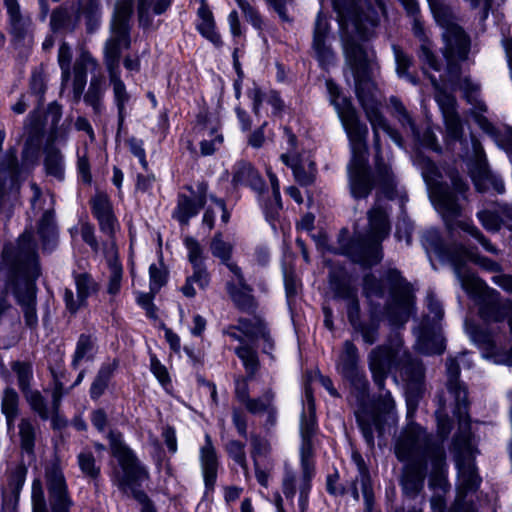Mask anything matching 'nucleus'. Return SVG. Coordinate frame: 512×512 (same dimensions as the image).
<instances>
[{"label":"nucleus","instance_id":"412c9836","mask_svg":"<svg viewBox=\"0 0 512 512\" xmlns=\"http://www.w3.org/2000/svg\"><path fill=\"white\" fill-rule=\"evenodd\" d=\"M329 32L330 25L328 19L322 12H319L313 31L312 48L318 62L323 68L332 65L335 61V53L331 46L327 44Z\"/></svg>","mask_w":512,"mask_h":512},{"label":"nucleus","instance_id":"e2e57ef3","mask_svg":"<svg viewBox=\"0 0 512 512\" xmlns=\"http://www.w3.org/2000/svg\"><path fill=\"white\" fill-rule=\"evenodd\" d=\"M72 60V51L70 46L63 42L60 45L58 52V63L61 68V80H62V88H64L71 77L70 65Z\"/></svg>","mask_w":512,"mask_h":512},{"label":"nucleus","instance_id":"f3484780","mask_svg":"<svg viewBox=\"0 0 512 512\" xmlns=\"http://www.w3.org/2000/svg\"><path fill=\"white\" fill-rule=\"evenodd\" d=\"M369 73L370 72H366L364 75L354 74L358 100L361 103L366 113V117L370 121L372 127L376 128L377 125L381 126L383 130L389 133L395 141L400 142L399 134L390 128L386 119L378 109L374 95L375 85L371 81Z\"/></svg>","mask_w":512,"mask_h":512},{"label":"nucleus","instance_id":"423d86ee","mask_svg":"<svg viewBox=\"0 0 512 512\" xmlns=\"http://www.w3.org/2000/svg\"><path fill=\"white\" fill-rule=\"evenodd\" d=\"M109 438L112 455L117 459L122 470V475L116 474L115 483L125 493L128 490L131 491L132 496L142 505L141 512H156L146 493L136 488L138 483L147 478V472L139 464L130 448L117 439L113 433H110Z\"/></svg>","mask_w":512,"mask_h":512},{"label":"nucleus","instance_id":"dca6fc26","mask_svg":"<svg viewBox=\"0 0 512 512\" xmlns=\"http://www.w3.org/2000/svg\"><path fill=\"white\" fill-rule=\"evenodd\" d=\"M445 46L442 49L446 60V72L450 82L459 79L461 63L464 62L470 51V39L460 26H453L443 33Z\"/></svg>","mask_w":512,"mask_h":512},{"label":"nucleus","instance_id":"a19ab883","mask_svg":"<svg viewBox=\"0 0 512 512\" xmlns=\"http://www.w3.org/2000/svg\"><path fill=\"white\" fill-rule=\"evenodd\" d=\"M392 50L394 53V58L396 62V73L399 77L407 79L412 84L416 85L418 83L417 77L409 72V69L413 66L414 60L411 55L403 50L397 44L392 45Z\"/></svg>","mask_w":512,"mask_h":512},{"label":"nucleus","instance_id":"a211bd4d","mask_svg":"<svg viewBox=\"0 0 512 512\" xmlns=\"http://www.w3.org/2000/svg\"><path fill=\"white\" fill-rule=\"evenodd\" d=\"M453 253V259L454 262L456 263L454 273L457 279L459 280L462 288L464 283L463 278L465 276L478 277L471 269L467 267L468 261H471L479 265L481 268L489 272L500 274L503 271V267L498 262L488 257L481 256L465 246H458L454 248Z\"/></svg>","mask_w":512,"mask_h":512},{"label":"nucleus","instance_id":"e433bc0d","mask_svg":"<svg viewBox=\"0 0 512 512\" xmlns=\"http://www.w3.org/2000/svg\"><path fill=\"white\" fill-rule=\"evenodd\" d=\"M44 138V124L38 111L27 117L24 125V143L41 147Z\"/></svg>","mask_w":512,"mask_h":512},{"label":"nucleus","instance_id":"ea45409f","mask_svg":"<svg viewBox=\"0 0 512 512\" xmlns=\"http://www.w3.org/2000/svg\"><path fill=\"white\" fill-rule=\"evenodd\" d=\"M79 15H72L67 8L59 7L51 13L50 26L52 31L73 32L79 23Z\"/></svg>","mask_w":512,"mask_h":512},{"label":"nucleus","instance_id":"58836bf2","mask_svg":"<svg viewBox=\"0 0 512 512\" xmlns=\"http://www.w3.org/2000/svg\"><path fill=\"white\" fill-rule=\"evenodd\" d=\"M202 208H204V206H200L197 199H192L185 194H179L173 217L177 219L180 224L188 225L190 218L197 215Z\"/></svg>","mask_w":512,"mask_h":512},{"label":"nucleus","instance_id":"473e14b6","mask_svg":"<svg viewBox=\"0 0 512 512\" xmlns=\"http://www.w3.org/2000/svg\"><path fill=\"white\" fill-rule=\"evenodd\" d=\"M95 64L89 53H82L73 65V99L78 103L86 85L87 66Z\"/></svg>","mask_w":512,"mask_h":512},{"label":"nucleus","instance_id":"c03bdc74","mask_svg":"<svg viewBox=\"0 0 512 512\" xmlns=\"http://www.w3.org/2000/svg\"><path fill=\"white\" fill-rule=\"evenodd\" d=\"M193 270V274L187 277L184 286L181 288L182 293L188 298H192L196 295V290L193 286L194 283H196L200 289H204L210 282V275L205 265L193 266Z\"/></svg>","mask_w":512,"mask_h":512},{"label":"nucleus","instance_id":"20e7f679","mask_svg":"<svg viewBox=\"0 0 512 512\" xmlns=\"http://www.w3.org/2000/svg\"><path fill=\"white\" fill-rule=\"evenodd\" d=\"M421 168L430 191V197L441 214L447 231L452 234L455 228H460L475 238L486 251L498 254L499 250L491 244L478 227L473 223L459 220L462 215V207L448 184L440 181L441 174L435 163L430 159H423Z\"/></svg>","mask_w":512,"mask_h":512},{"label":"nucleus","instance_id":"8fccbe9b","mask_svg":"<svg viewBox=\"0 0 512 512\" xmlns=\"http://www.w3.org/2000/svg\"><path fill=\"white\" fill-rule=\"evenodd\" d=\"M80 14L85 18L86 30L94 33L100 25V5L98 0H85L80 7Z\"/></svg>","mask_w":512,"mask_h":512},{"label":"nucleus","instance_id":"b1692460","mask_svg":"<svg viewBox=\"0 0 512 512\" xmlns=\"http://www.w3.org/2000/svg\"><path fill=\"white\" fill-rule=\"evenodd\" d=\"M90 203L92 213L97 218L101 231L112 238L116 232L117 220L107 194L97 193L91 198Z\"/></svg>","mask_w":512,"mask_h":512},{"label":"nucleus","instance_id":"774afa93","mask_svg":"<svg viewBox=\"0 0 512 512\" xmlns=\"http://www.w3.org/2000/svg\"><path fill=\"white\" fill-rule=\"evenodd\" d=\"M434 98L439 105L443 116L457 112V101L455 96L448 93L444 88L435 92Z\"/></svg>","mask_w":512,"mask_h":512},{"label":"nucleus","instance_id":"4be33fe9","mask_svg":"<svg viewBox=\"0 0 512 512\" xmlns=\"http://www.w3.org/2000/svg\"><path fill=\"white\" fill-rule=\"evenodd\" d=\"M74 279L77 289L76 298L71 289L66 288L64 292L66 309L71 314H75L80 308L86 306L87 298L99 290V285L87 273L75 274Z\"/></svg>","mask_w":512,"mask_h":512},{"label":"nucleus","instance_id":"72a5a7b5","mask_svg":"<svg viewBox=\"0 0 512 512\" xmlns=\"http://www.w3.org/2000/svg\"><path fill=\"white\" fill-rule=\"evenodd\" d=\"M37 233L44 249L53 248L57 242V227L54 220L53 207L48 208L40 218Z\"/></svg>","mask_w":512,"mask_h":512},{"label":"nucleus","instance_id":"864d4df0","mask_svg":"<svg viewBox=\"0 0 512 512\" xmlns=\"http://www.w3.org/2000/svg\"><path fill=\"white\" fill-rule=\"evenodd\" d=\"M77 458L79 468L84 476L93 481H96L100 476L101 468L99 465H97L93 453L89 450H85L79 453Z\"/></svg>","mask_w":512,"mask_h":512},{"label":"nucleus","instance_id":"79ce46f5","mask_svg":"<svg viewBox=\"0 0 512 512\" xmlns=\"http://www.w3.org/2000/svg\"><path fill=\"white\" fill-rule=\"evenodd\" d=\"M430 10L436 20L445 30H449L455 23L456 17L453 9L445 3V0H427Z\"/></svg>","mask_w":512,"mask_h":512},{"label":"nucleus","instance_id":"13d9d810","mask_svg":"<svg viewBox=\"0 0 512 512\" xmlns=\"http://www.w3.org/2000/svg\"><path fill=\"white\" fill-rule=\"evenodd\" d=\"M363 294L368 300L372 298H383L385 296V287L380 279L372 273L363 277Z\"/></svg>","mask_w":512,"mask_h":512},{"label":"nucleus","instance_id":"37998d69","mask_svg":"<svg viewBox=\"0 0 512 512\" xmlns=\"http://www.w3.org/2000/svg\"><path fill=\"white\" fill-rule=\"evenodd\" d=\"M4 4L9 15L12 34L22 39L26 34L27 22L21 14L18 0H4Z\"/></svg>","mask_w":512,"mask_h":512},{"label":"nucleus","instance_id":"338daca9","mask_svg":"<svg viewBox=\"0 0 512 512\" xmlns=\"http://www.w3.org/2000/svg\"><path fill=\"white\" fill-rule=\"evenodd\" d=\"M444 124L446 128V137L451 141H459L463 135V125L458 112L445 115Z\"/></svg>","mask_w":512,"mask_h":512},{"label":"nucleus","instance_id":"f8f14e48","mask_svg":"<svg viewBox=\"0 0 512 512\" xmlns=\"http://www.w3.org/2000/svg\"><path fill=\"white\" fill-rule=\"evenodd\" d=\"M20 169L15 148H10L0 162V217H12L19 197Z\"/></svg>","mask_w":512,"mask_h":512},{"label":"nucleus","instance_id":"6e6d98bb","mask_svg":"<svg viewBox=\"0 0 512 512\" xmlns=\"http://www.w3.org/2000/svg\"><path fill=\"white\" fill-rule=\"evenodd\" d=\"M103 96V87L100 79L93 78L90 82L88 91L84 95V101L90 105L94 113L99 115L101 113V99Z\"/></svg>","mask_w":512,"mask_h":512},{"label":"nucleus","instance_id":"c9c22d12","mask_svg":"<svg viewBox=\"0 0 512 512\" xmlns=\"http://www.w3.org/2000/svg\"><path fill=\"white\" fill-rule=\"evenodd\" d=\"M109 80L113 86L114 100L118 109L119 125H122L125 118V106L129 102L131 96L128 93L124 82L120 78L119 70L108 71Z\"/></svg>","mask_w":512,"mask_h":512},{"label":"nucleus","instance_id":"a878e982","mask_svg":"<svg viewBox=\"0 0 512 512\" xmlns=\"http://www.w3.org/2000/svg\"><path fill=\"white\" fill-rule=\"evenodd\" d=\"M427 461H411L403 468L401 485L406 494L415 496L423 488Z\"/></svg>","mask_w":512,"mask_h":512},{"label":"nucleus","instance_id":"ddd939ff","mask_svg":"<svg viewBox=\"0 0 512 512\" xmlns=\"http://www.w3.org/2000/svg\"><path fill=\"white\" fill-rule=\"evenodd\" d=\"M385 279L389 285L391 296V300L386 306L387 315L392 324L402 325L408 321L413 310L414 296L411 285L397 269H389Z\"/></svg>","mask_w":512,"mask_h":512},{"label":"nucleus","instance_id":"7ed1b4c3","mask_svg":"<svg viewBox=\"0 0 512 512\" xmlns=\"http://www.w3.org/2000/svg\"><path fill=\"white\" fill-rule=\"evenodd\" d=\"M334 10L340 26V38L348 63L354 74L364 75L370 72V62L364 47L355 39L369 40L374 36V29L380 18L375 12L363 14L357 0H335Z\"/></svg>","mask_w":512,"mask_h":512},{"label":"nucleus","instance_id":"bb28decb","mask_svg":"<svg viewBox=\"0 0 512 512\" xmlns=\"http://www.w3.org/2000/svg\"><path fill=\"white\" fill-rule=\"evenodd\" d=\"M423 244L427 251L434 252L441 259L447 260L453 267V271L455 270V262L453 259L454 256V248L458 246H463L460 243H453L447 245L440 232L436 229H430L426 231L423 236Z\"/></svg>","mask_w":512,"mask_h":512},{"label":"nucleus","instance_id":"de8ad7c7","mask_svg":"<svg viewBox=\"0 0 512 512\" xmlns=\"http://www.w3.org/2000/svg\"><path fill=\"white\" fill-rule=\"evenodd\" d=\"M237 330L243 333L251 340L259 339V337H267V327L260 317L253 319L239 318Z\"/></svg>","mask_w":512,"mask_h":512},{"label":"nucleus","instance_id":"7c9ffc66","mask_svg":"<svg viewBox=\"0 0 512 512\" xmlns=\"http://www.w3.org/2000/svg\"><path fill=\"white\" fill-rule=\"evenodd\" d=\"M201 464L205 486L212 490L217 478L218 461L210 437L206 436V445L201 449Z\"/></svg>","mask_w":512,"mask_h":512},{"label":"nucleus","instance_id":"5fc2aeb1","mask_svg":"<svg viewBox=\"0 0 512 512\" xmlns=\"http://www.w3.org/2000/svg\"><path fill=\"white\" fill-rule=\"evenodd\" d=\"M23 396L30 408L37 413L42 420H47L50 417L51 412L47 407L46 399L40 391L29 389L23 392Z\"/></svg>","mask_w":512,"mask_h":512},{"label":"nucleus","instance_id":"c85d7f7f","mask_svg":"<svg viewBox=\"0 0 512 512\" xmlns=\"http://www.w3.org/2000/svg\"><path fill=\"white\" fill-rule=\"evenodd\" d=\"M329 283L337 298L347 300L357 295V289L350 284L348 273L343 266H331Z\"/></svg>","mask_w":512,"mask_h":512},{"label":"nucleus","instance_id":"0e129e2a","mask_svg":"<svg viewBox=\"0 0 512 512\" xmlns=\"http://www.w3.org/2000/svg\"><path fill=\"white\" fill-rule=\"evenodd\" d=\"M226 452L237 464L241 466L244 474L248 476L249 469L246 460L245 444L238 440H230L225 446Z\"/></svg>","mask_w":512,"mask_h":512},{"label":"nucleus","instance_id":"4c0bfd02","mask_svg":"<svg viewBox=\"0 0 512 512\" xmlns=\"http://www.w3.org/2000/svg\"><path fill=\"white\" fill-rule=\"evenodd\" d=\"M413 17H414L413 33L416 37H418L422 41L418 56H419L420 60H422L426 64H428L430 68H432L435 71H440L441 64L439 63L437 57L431 50L430 43L424 33V28L422 26V23L419 21V19L416 16H413Z\"/></svg>","mask_w":512,"mask_h":512},{"label":"nucleus","instance_id":"393cba45","mask_svg":"<svg viewBox=\"0 0 512 512\" xmlns=\"http://www.w3.org/2000/svg\"><path fill=\"white\" fill-rule=\"evenodd\" d=\"M472 146L473 157L470 162L469 173L476 190L480 193H484L487 191V186L485 184L486 179L491 172L488 168L486 156L480 142L473 138Z\"/></svg>","mask_w":512,"mask_h":512},{"label":"nucleus","instance_id":"680f3d73","mask_svg":"<svg viewBox=\"0 0 512 512\" xmlns=\"http://www.w3.org/2000/svg\"><path fill=\"white\" fill-rule=\"evenodd\" d=\"M358 392V399L364 401L369 393V381L360 369L343 375Z\"/></svg>","mask_w":512,"mask_h":512},{"label":"nucleus","instance_id":"4d7b16f0","mask_svg":"<svg viewBox=\"0 0 512 512\" xmlns=\"http://www.w3.org/2000/svg\"><path fill=\"white\" fill-rule=\"evenodd\" d=\"M21 448L31 454L35 445V428L29 419L23 418L19 423Z\"/></svg>","mask_w":512,"mask_h":512},{"label":"nucleus","instance_id":"1a4fd4ad","mask_svg":"<svg viewBox=\"0 0 512 512\" xmlns=\"http://www.w3.org/2000/svg\"><path fill=\"white\" fill-rule=\"evenodd\" d=\"M395 454L400 461L409 462L435 458L438 465L444 456V449L442 445L436 444L421 426L411 423L398 438Z\"/></svg>","mask_w":512,"mask_h":512},{"label":"nucleus","instance_id":"0eeeda50","mask_svg":"<svg viewBox=\"0 0 512 512\" xmlns=\"http://www.w3.org/2000/svg\"><path fill=\"white\" fill-rule=\"evenodd\" d=\"M132 0H117L110 23V36L104 46V64L107 71L119 70L124 49L131 46Z\"/></svg>","mask_w":512,"mask_h":512},{"label":"nucleus","instance_id":"c756f323","mask_svg":"<svg viewBox=\"0 0 512 512\" xmlns=\"http://www.w3.org/2000/svg\"><path fill=\"white\" fill-rule=\"evenodd\" d=\"M232 182L235 186L246 185L261 193L264 189V181L254 167L247 162H239L233 173Z\"/></svg>","mask_w":512,"mask_h":512},{"label":"nucleus","instance_id":"2f4dec72","mask_svg":"<svg viewBox=\"0 0 512 512\" xmlns=\"http://www.w3.org/2000/svg\"><path fill=\"white\" fill-rule=\"evenodd\" d=\"M228 294L230 295L235 306L242 312L254 313L257 309V301L252 294V287L248 284V289H244L233 282L226 284Z\"/></svg>","mask_w":512,"mask_h":512},{"label":"nucleus","instance_id":"cd10ccee","mask_svg":"<svg viewBox=\"0 0 512 512\" xmlns=\"http://www.w3.org/2000/svg\"><path fill=\"white\" fill-rule=\"evenodd\" d=\"M417 347L424 354H441L445 349L444 339L438 329L422 323L418 333Z\"/></svg>","mask_w":512,"mask_h":512},{"label":"nucleus","instance_id":"603ef678","mask_svg":"<svg viewBox=\"0 0 512 512\" xmlns=\"http://www.w3.org/2000/svg\"><path fill=\"white\" fill-rule=\"evenodd\" d=\"M477 218L487 231L493 233L500 231L505 224V220L501 216L499 208L496 210L483 209L477 213Z\"/></svg>","mask_w":512,"mask_h":512},{"label":"nucleus","instance_id":"69168bd1","mask_svg":"<svg viewBox=\"0 0 512 512\" xmlns=\"http://www.w3.org/2000/svg\"><path fill=\"white\" fill-rule=\"evenodd\" d=\"M17 375L18 386L23 392L31 389L30 380L32 378V365L29 362L15 361L11 366Z\"/></svg>","mask_w":512,"mask_h":512},{"label":"nucleus","instance_id":"9b49d317","mask_svg":"<svg viewBox=\"0 0 512 512\" xmlns=\"http://www.w3.org/2000/svg\"><path fill=\"white\" fill-rule=\"evenodd\" d=\"M348 235V229H341L338 236L339 248L332 249L333 253L347 256L364 269L371 268L382 261L381 241L360 232L354 233L351 238H348Z\"/></svg>","mask_w":512,"mask_h":512},{"label":"nucleus","instance_id":"f257e3e1","mask_svg":"<svg viewBox=\"0 0 512 512\" xmlns=\"http://www.w3.org/2000/svg\"><path fill=\"white\" fill-rule=\"evenodd\" d=\"M41 274L36 244L31 233L3 245L0 259V292L12 293L21 305L25 323L37 326L35 281Z\"/></svg>","mask_w":512,"mask_h":512},{"label":"nucleus","instance_id":"f03ea898","mask_svg":"<svg viewBox=\"0 0 512 512\" xmlns=\"http://www.w3.org/2000/svg\"><path fill=\"white\" fill-rule=\"evenodd\" d=\"M381 126L373 127L374 131V147L376 150L374 159V168L370 169L368 165V146L366 133L363 137L364 147L360 151L354 150L352 142L349 140L352 157L347 167L349 189L352 197L356 200L367 198L374 187L381 188L382 192L387 196L388 200L397 197V182L391 167L385 163L380 147V139L377 129Z\"/></svg>","mask_w":512,"mask_h":512},{"label":"nucleus","instance_id":"6e6552de","mask_svg":"<svg viewBox=\"0 0 512 512\" xmlns=\"http://www.w3.org/2000/svg\"><path fill=\"white\" fill-rule=\"evenodd\" d=\"M463 282V290L477 302L479 316L484 321L498 323L512 315V299H503L480 277L465 276Z\"/></svg>","mask_w":512,"mask_h":512},{"label":"nucleus","instance_id":"bf43d9fd","mask_svg":"<svg viewBox=\"0 0 512 512\" xmlns=\"http://www.w3.org/2000/svg\"><path fill=\"white\" fill-rule=\"evenodd\" d=\"M210 250L214 257L219 258L221 263L231 260L233 245L222 238L221 233H216L211 240Z\"/></svg>","mask_w":512,"mask_h":512},{"label":"nucleus","instance_id":"aec40b11","mask_svg":"<svg viewBox=\"0 0 512 512\" xmlns=\"http://www.w3.org/2000/svg\"><path fill=\"white\" fill-rule=\"evenodd\" d=\"M46 484L51 512H69L72 500L61 468L53 464L46 469Z\"/></svg>","mask_w":512,"mask_h":512},{"label":"nucleus","instance_id":"39448f33","mask_svg":"<svg viewBox=\"0 0 512 512\" xmlns=\"http://www.w3.org/2000/svg\"><path fill=\"white\" fill-rule=\"evenodd\" d=\"M446 388L455 401L454 415L458 419V433L453 438V449L458 456L471 452L469 400L466 385L460 380V366L454 358L446 361Z\"/></svg>","mask_w":512,"mask_h":512},{"label":"nucleus","instance_id":"9d476101","mask_svg":"<svg viewBox=\"0 0 512 512\" xmlns=\"http://www.w3.org/2000/svg\"><path fill=\"white\" fill-rule=\"evenodd\" d=\"M412 359L413 357L403 347V342L398 336L388 343L373 348L367 360L373 382L378 390H384V383L392 368H398L401 371V367Z\"/></svg>","mask_w":512,"mask_h":512},{"label":"nucleus","instance_id":"5701e85b","mask_svg":"<svg viewBox=\"0 0 512 512\" xmlns=\"http://www.w3.org/2000/svg\"><path fill=\"white\" fill-rule=\"evenodd\" d=\"M375 194L373 206L367 211V219L370 232L369 235L375 237L379 241H383L390 233V222L388 218L387 208L383 206V197L388 199L382 192L381 188Z\"/></svg>","mask_w":512,"mask_h":512},{"label":"nucleus","instance_id":"3c124183","mask_svg":"<svg viewBox=\"0 0 512 512\" xmlns=\"http://www.w3.org/2000/svg\"><path fill=\"white\" fill-rule=\"evenodd\" d=\"M236 355L242 360L247 372V378L251 379L260 368V362L255 349L245 344L235 349Z\"/></svg>","mask_w":512,"mask_h":512},{"label":"nucleus","instance_id":"f704fd0d","mask_svg":"<svg viewBox=\"0 0 512 512\" xmlns=\"http://www.w3.org/2000/svg\"><path fill=\"white\" fill-rule=\"evenodd\" d=\"M44 167L46 175L59 181L64 179L63 155L52 143H48L44 148Z\"/></svg>","mask_w":512,"mask_h":512},{"label":"nucleus","instance_id":"2eb2a0df","mask_svg":"<svg viewBox=\"0 0 512 512\" xmlns=\"http://www.w3.org/2000/svg\"><path fill=\"white\" fill-rule=\"evenodd\" d=\"M394 408L395 402L391 393L384 388L383 391L379 390V396L371 411L364 407L355 411L358 425L370 447L374 446V430L377 431L379 436L383 434L385 416L389 415Z\"/></svg>","mask_w":512,"mask_h":512},{"label":"nucleus","instance_id":"a18cd8bd","mask_svg":"<svg viewBox=\"0 0 512 512\" xmlns=\"http://www.w3.org/2000/svg\"><path fill=\"white\" fill-rule=\"evenodd\" d=\"M359 354L354 343L347 340L343 344V350L339 356V368L341 373L347 374L359 369Z\"/></svg>","mask_w":512,"mask_h":512},{"label":"nucleus","instance_id":"09e8293b","mask_svg":"<svg viewBox=\"0 0 512 512\" xmlns=\"http://www.w3.org/2000/svg\"><path fill=\"white\" fill-rule=\"evenodd\" d=\"M117 366L118 363L116 360H114L113 363L104 365L100 368L90 389V394L93 399H98L105 392Z\"/></svg>","mask_w":512,"mask_h":512},{"label":"nucleus","instance_id":"4468645a","mask_svg":"<svg viewBox=\"0 0 512 512\" xmlns=\"http://www.w3.org/2000/svg\"><path fill=\"white\" fill-rule=\"evenodd\" d=\"M326 86L331 104L337 110L348 139L352 142L354 150L360 151L364 147L363 137L366 133V124L360 121L358 112L351 101L346 97H340V90L332 80H327Z\"/></svg>","mask_w":512,"mask_h":512},{"label":"nucleus","instance_id":"49530a36","mask_svg":"<svg viewBox=\"0 0 512 512\" xmlns=\"http://www.w3.org/2000/svg\"><path fill=\"white\" fill-rule=\"evenodd\" d=\"M198 14L201 18V23L198 25L200 33L209 39L214 45L220 46L222 44L221 38L214 30L215 24L213 15L208 6L203 3L198 10Z\"/></svg>","mask_w":512,"mask_h":512},{"label":"nucleus","instance_id":"052dcab7","mask_svg":"<svg viewBox=\"0 0 512 512\" xmlns=\"http://www.w3.org/2000/svg\"><path fill=\"white\" fill-rule=\"evenodd\" d=\"M274 399V393L272 390H266L259 398H250L244 405L246 409L252 414H258L262 412H270L272 410V403Z\"/></svg>","mask_w":512,"mask_h":512},{"label":"nucleus","instance_id":"6ab92c4d","mask_svg":"<svg viewBox=\"0 0 512 512\" xmlns=\"http://www.w3.org/2000/svg\"><path fill=\"white\" fill-rule=\"evenodd\" d=\"M400 375L406 383L408 409L413 411L425 392V369L418 359L413 358L401 367Z\"/></svg>","mask_w":512,"mask_h":512}]
</instances>
